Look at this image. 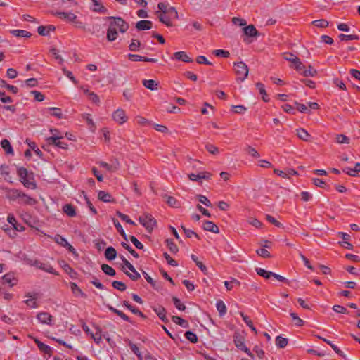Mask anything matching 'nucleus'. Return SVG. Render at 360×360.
Masks as SVG:
<instances>
[{"label": "nucleus", "mask_w": 360, "mask_h": 360, "mask_svg": "<svg viewBox=\"0 0 360 360\" xmlns=\"http://www.w3.org/2000/svg\"><path fill=\"white\" fill-rule=\"evenodd\" d=\"M17 174L20 178V182L25 187L31 189L37 188L34 175L32 172H30L26 168L20 167L18 168Z\"/></svg>", "instance_id": "f257e3e1"}, {"label": "nucleus", "mask_w": 360, "mask_h": 360, "mask_svg": "<svg viewBox=\"0 0 360 360\" xmlns=\"http://www.w3.org/2000/svg\"><path fill=\"white\" fill-rule=\"evenodd\" d=\"M51 13L68 22H73L77 27H83L82 22L77 20V17L72 12L51 11Z\"/></svg>", "instance_id": "f03ea898"}, {"label": "nucleus", "mask_w": 360, "mask_h": 360, "mask_svg": "<svg viewBox=\"0 0 360 360\" xmlns=\"http://www.w3.org/2000/svg\"><path fill=\"white\" fill-rule=\"evenodd\" d=\"M233 67L234 72L237 75V82H243L248 75L249 69L248 65L245 63L240 61L234 63Z\"/></svg>", "instance_id": "7ed1b4c3"}, {"label": "nucleus", "mask_w": 360, "mask_h": 360, "mask_svg": "<svg viewBox=\"0 0 360 360\" xmlns=\"http://www.w3.org/2000/svg\"><path fill=\"white\" fill-rule=\"evenodd\" d=\"M140 224L146 228V229L150 233L154 226L156 225V220L150 214H143L139 218Z\"/></svg>", "instance_id": "20e7f679"}, {"label": "nucleus", "mask_w": 360, "mask_h": 360, "mask_svg": "<svg viewBox=\"0 0 360 360\" xmlns=\"http://www.w3.org/2000/svg\"><path fill=\"white\" fill-rule=\"evenodd\" d=\"M243 33L247 37L245 39L247 43H252L254 39L260 37L262 34L259 32L253 25H249L243 27Z\"/></svg>", "instance_id": "39448f33"}, {"label": "nucleus", "mask_w": 360, "mask_h": 360, "mask_svg": "<svg viewBox=\"0 0 360 360\" xmlns=\"http://www.w3.org/2000/svg\"><path fill=\"white\" fill-rule=\"evenodd\" d=\"M109 19L111 20L110 25L116 27V30L118 28L120 32L124 33L128 30L129 24L122 18L120 17H110Z\"/></svg>", "instance_id": "423d86ee"}, {"label": "nucleus", "mask_w": 360, "mask_h": 360, "mask_svg": "<svg viewBox=\"0 0 360 360\" xmlns=\"http://www.w3.org/2000/svg\"><path fill=\"white\" fill-rule=\"evenodd\" d=\"M62 138V136L54 134V136L46 138V141L47 144L49 146H54L65 150L68 148V144L65 142L60 141Z\"/></svg>", "instance_id": "0eeeda50"}, {"label": "nucleus", "mask_w": 360, "mask_h": 360, "mask_svg": "<svg viewBox=\"0 0 360 360\" xmlns=\"http://www.w3.org/2000/svg\"><path fill=\"white\" fill-rule=\"evenodd\" d=\"M113 120L120 124L127 122V117L125 112L122 109H117L112 114Z\"/></svg>", "instance_id": "6e6552de"}, {"label": "nucleus", "mask_w": 360, "mask_h": 360, "mask_svg": "<svg viewBox=\"0 0 360 360\" xmlns=\"http://www.w3.org/2000/svg\"><path fill=\"white\" fill-rule=\"evenodd\" d=\"M37 319L41 323L52 326L53 316L48 312H40L37 316Z\"/></svg>", "instance_id": "1a4fd4ad"}, {"label": "nucleus", "mask_w": 360, "mask_h": 360, "mask_svg": "<svg viewBox=\"0 0 360 360\" xmlns=\"http://www.w3.org/2000/svg\"><path fill=\"white\" fill-rule=\"evenodd\" d=\"M18 280L12 273L5 274L2 277V283L7 285L8 287H13L17 284Z\"/></svg>", "instance_id": "9d476101"}, {"label": "nucleus", "mask_w": 360, "mask_h": 360, "mask_svg": "<svg viewBox=\"0 0 360 360\" xmlns=\"http://www.w3.org/2000/svg\"><path fill=\"white\" fill-rule=\"evenodd\" d=\"M21 193L22 191L18 189L11 188L6 191V197L10 200L15 201L18 200L19 201Z\"/></svg>", "instance_id": "9b49d317"}, {"label": "nucleus", "mask_w": 360, "mask_h": 360, "mask_svg": "<svg viewBox=\"0 0 360 360\" xmlns=\"http://www.w3.org/2000/svg\"><path fill=\"white\" fill-rule=\"evenodd\" d=\"M18 203L27 205H34L37 203V200L34 198L22 192Z\"/></svg>", "instance_id": "f8f14e48"}, {"label": "nucleus", "mask_w": 360, "mask_h": 360, "mask_svg": "<svg viewBox=\"0 0 360 360\" xmlns=\"http://www.w3.org/2000/svg\"><path fill=\"white\" fill-rule=\"evenodd\" d=\"M172 58H174L177 60H181L185 63H193V60L190 58L186 52L184 51H178L175 52L173 54Z\"/></svg>", "instance_id": "ddd939ff"}, {"label": "nucleus", "mask_w": 360, "mask_h": 360, "mask_svg": "<svg viewBox=\"0 0 360 360\" xmlns=\"http://www.w3.org/2000/svg\"><path fill=\"white\" fill-rule=\"evenodd\" d=\"M34 341L37 344L39 349L41 352H44L46 354H49V357L51 356V353H52V349L51 348V347H49V345L43 343L42 342H41L37 338H34Z\"/></svg>", "instance_id": "4468645a"}, {"label": "nucleus", "mask_w": 360, "mask_h": 360, "mask_svg": "<svg viewBox=\"0 0 360 360\" xmlns=\"http://www.w3.org/2000/svg\"><path fill=\"white\" fill-rule=\"evenodd\" d=\"M152 27L153 22L150 20H142L136 23V28L139 31L150 30Z\"/></svg>", "instance_id": "2eb2a0df"}, {"label": "nucleus", "mask_w": 360, "mask_h": 360, "mask_svg": "<svg viewBox=\"0 0 360 360\" xmlns=\"http://www.w3.org/2000/svg\"><path fill=\"white\" fill-rule=\"evenodd\" d=\"M274 173L283 178H289L290 176L296 175L297 172L293 169H288L285 171L274 169Z\"/></svg>", "instance_id": "dca6fc26"}, {"label": "nucleus", "mask_w": 360, "mask_h": 360, "mask_svg": "<svg viewBox=\"0 0 360 360\" xmlns=\"http://www.w3.org/2000/svg\"><path fill=\"white\" fill-rule=\"evenodd\" d=\"M98 198L100 200L105 202H115L113 197L109 193L104 191H100L98 192Z\"/></svg>", "instance_id": "f3484780"}, {"label": "nucleus", "mask_w": 360, "mask_h": 360, "mask_svg": "<svg viewBox=\"0 0 360 360\" xmlns=\"http://www.w3.org/2000/svg\"><path fill=\"white\" fill-rule=\"evenodd\" d=\"M340 42H348L352 40H359L360 37L357 34H340L338 35Z\"/></svg>", "instance_id": "a211bd4d"}, {"label": "nucleus", "mask_w": 360, "mask_h": 360, "mask_svg": "<svg viewBox=\"0 0 360 360\" xmlns=\"http://www.w3.org/2000/svg\"><path fill=\"white\" fill-rule=\"evenodd\" d=\"M203 229L205 231H210L214 233H218L219 232L218 226L211 221H205Z\"/></svg>", "instance_id": "6ab92c4d"}, {"label": "nucleus", "mask_w": 360, "mask_h": 360, "mask_svg": "<svg viewBox=\"0 0 360 360\" xmlns=\"http://www.w3.org/2000/svg\"><path fill=\"white\" fill-rule=\"evenodd\" d=\"M107 308L112 312L116 314L124 321L131 323L130 318L128 316H127L125 314H124L122 311L115 309V307H113L112 306H111L110 304H107Z\"/></svg>", "instance_id": "aec40b11"}, {"label": "nucleus", "mask_w": 360, "mask_h": 360, "mask_svg": "<svg viewBox=\"0 0 360 360\" xmlns=\"http://www.w3.org/2000/svg\"><path fill=\"white\" fill-rule=\"evenodd\" d=\"M143 85L146 88L151 90V91H154V90L158 89L159 83L157 81L153 80V79H144L143 81Z\"/></svg>", "instance_id": "412c9836"}, {"label": "nucleus", "mask_w": 360, "mask_h": 360, "mask_svg": "<svg viewBox=\"0 0 360 360\" xmlns=\"http://www.w3.org/2000/svg\"><path fill=\"white\" fill-rule=\"evenodd\" d=\"M233 341L236 345V347L242 350L245 347L244 338L239 333H236L233 337Z\"/></svg>", "instance_id": "4be33fe9"}, {"label": "nucleus", "mask_w": 360, "mask_h": 360, "mask_svg": "<svg viewBox=\"0 0 360 360\" xmlns=\"http://www.w3.org/2000/svg\"><path fill=\"white\" fill-rule=\"evenodd\" d=\"M98 164L100 167H103L111 172H115L118 169L119 167V163L117 161H115V162L112 165H110L105 162H100Z\"/></svg>", "instance_id": "5701e85b"}, {"label": "nucleus", "mask_w": 360, "mask_h": 360, "mask_svg": "<svg viewBox=\"0 0 360 360\" xmlns=\"http://www.w3.org/2000/svg\"><path fill=\"white\" fill-rule=\"evenodd\" d=\"M61 267L65 271L66 274H68L72 278H75L76 277L77 273L74 271V269L65 262L63 261L60 264Z\"/></svg>", "instance_id": "b1692460"}, {"label": "nucleus", "mask_w": 360, "mask_h": 360, "mask_svg": "<svg viewBox=\"0 0 360 360\" xmlns=\"http://www.w3.org/2000/svg\"><path fill=\"white\" fill-rule=\"evenodd\" d=\"M70 288H71V290L72 292V293L78 297V296H80V297H86V295L83 292V291L80 289L79 287L77 286V285L75 283H73V282H71L70 283Z\"/></svg>", "instance_id": "393cba45"}, {"label": "nucleus", "mask_w": 360, "mask_h": 360, "mask_svg": "<svg viewBox=\"0 0 360 360\" xmlns=\"http://www.w3.org/2000/svg\"><path fill=\"white\" fill-rule=\"evenodd\" d=\"M1 146L4 150L6 154L13 155V149L11 145V143L8 139H3L1 141Z\"/></svg>", "instance_id": "a878e982"}, {"label": "nucleus", "mask_w": 360, "mask_h": 360, "mask_svg": "<svg viewBox=\"0 0 360 360\" xmlns=\"http://www.w3.org/2000/svg\"><path fill=\"white\" fill-rule=\"evenodd\" d=\"M117 37V32L116 27L109 25L107 30V39L109 41H113Z\"/></svg>", "instance_id": "bb28decb"}, {"label": "nucleus", "mask_w": 360, "mask_h": 360, "mask_svg": "<svg viewBox=\"0 0 360 360\" xmlns=\"http://www.w3.org/2000/svg\"><path fill=\"white\" fill-rule=\"evenodd\" d=\"M216 307L219 312V316L222 317L226 314L227 309L222 300H219L217 302Z\"/></svg>", "instance_id": "cd10ccee"}, {"label": "nucleus", "mask_w": 360, "mask_h": 360, "mask_svg": "<svg viewBox=\"0 0 360 360\" xmlns=\"http://www.w3.org/2000/svg\"><path fill=\"white\" fill-rule=\"evenodd\" d=\"M117 256V252L113 247H108L105 251V257L108 260H113Z\"/></svg>", "instance_id": "c85d7f7f"}, {"label": "nucleus", "mask_w": 360, "mask_h": 360, "mask_svg": "<svg viewBox=\"0 0 360 360\" xmlns=\"http://www.w3.org/2000/svg\"><path fill=\"white\" fill-rule=\"evenodd\" d=\"M63 212L69 217H75L77 213L75 207L71 204H65L63 207Z\"/></svg>", "instance_id": "c756f323"}, {"label": "nucleus", "mask_w": 360, "mask_h": 360, "mask_svg": "<svg viewBox=\"0 0 360 360\" xmlns=\"http://www.w3.org/2000/svg\"><path fill=\"white\" fill-rule=\"evenodd\" d=\"M172 320L173 322L181 326V327H183L184 328H188L189 327V324H188V321L183 319L180 316H172Z\"/></svg>", "instance_id": "7c9ffc66"}, {"label": "nucleus", "mask_w": 360, "mask_h": 360, "mask_svg": "<svg viewBox=\"0 0 360 360\" xmlns=\"http://www.w3.org/2000/svg\"><path fill=\"white\" fill-rule=\"evenodd\" d=\"M11 33L18 37H30L31 36V33L23 30H11Z\"/></svg>", "instance_id": "2f4dec72"}, {"label": "nucleus", "mask_w": 360, "mask_h": 360, "mask_svg": "<svg viewBox=\"0 0 360 360\" xmlns=\"http://www.w3.org/2000/svg\"><path fill=\"white\" fill-rule=\"evenodd\" d=\"M256 87L259 90V94L262 96V99L264 101H269L268 95L264 88V85L260 82L256 84Z\"/></svg>", "instance_id": "473e14b6"}, {"label": "nucleus", "mask_w": 360, "mask_h": 360, "mask_svg": "<svg viewBox=\"0 0 360 360\" xmlns=\"http://www.w3.org/2000/svg\"><path fill=\"white\" fill-rule=\"evenodd\" d=\"M158 18L159 20L162 22L163 24L166 25L167 27L172 25V19L169 17V15L165 13H159Z\"/></svg>", "instance_id": "72a5a7b5"}, {"label": "nucleus", "mask_w": 360, "mask_h": 360, "mask_svg": "<svg viewBox=\"0 0 360 360\" xmlns=\"http://www.w3.org/2000/svg\"><path fill=\"white\" fill-rule=\"evenodd\" d=\"M297 135L304 141H308L309 138L310 137V134L304 129L302 128L298 129L297 130Z\"/></svg>", "instance_id": "f704fd0d"}, {"label": "nucleus", "mask_w": 360, "mask_h": 360, "mask_svg": "<svg viewBox=\"0 0 360 360\" xmlns=\"http://www.w3.org/2000/svg\"><path fill=\"white\" fill-rule=\"evenodd\" d=\"M240 315L242 316L245 323L249 326L252 331H253L255 334L257 333V330L255 327L253 326L252 321L249 319V317L244 314L243 312L240 311Z\"/></svg>", "instance_id": "c9c22d12"}, {"label": "nucleus", "mask_w": 360, "mask_h": 360, "mask_svg": "<svg viewBox=\"0 0 360 360\" xmlns=\"http://www.w3.org/2000/svg\"><path fill=\"white\" fill-rule=\"evenodd\" d=\"M288 343V340L287 338H285L282 336H277L276 338V345L278 347V348H284L287 346Z\"/></svg>", "instance_id": "e433bc0d"}, {"label": "nucleus", "mask_w": 360, "mask_h": 360, "mask_svg": "<svg viewBox=\"0 0 360 360\" xmlns=\"http://www.w3.org/2000/svg\"><path fill=\"white\" fill-rule=\"evenodd\" d=\"M102 271L107 275L114 276L116 274L115 270L108 264H103L101 265Z\"/></svg>", "instance_id": "4c0bfd02"}, {"label": "nucleus", "mask_w": 360, "mask_h": 360, "mask_svg": "<svg viewBox=\"0 0 360 360\" xmlns=\"http://www.w3.org/2000/svg\"><path fill=\"white\" fill-rule=\"evenodd\" d=\"M25 297H29V299L25 301V304L30 307V308H37L38 306L36 302V297H32L30 293L26 294Z\"/></svg>", "instance_id": "58836bf2"}, {"label": "nucleus", "mask_w": 360, "mask_h": 360, "mask_svg": "<svg viewBox=\"0 0 360 360\" xmlns=\"http://www.w3.org/2000/svg\"><path fill=\"white\" fill-rule=\"evenodd\" d=\"M113 224H114L115 226L116 227L117 231L120 233V235L123 237V238L127 241L128 240L127 236L125 231H124L122 225L120 224V222L116 219H113Z\"/></svg>", "instance_id": "ea45409f"}, {"label": "nucleus", "mask_w": 360, "mask_h": 360, "mask_svg": "<svg viewBox=\"0 0 360 360\" xmlns=\"http://www.w3.org/2000/svg\"><path fill=\"white\" fill-rule=\"evenodd\" d=\"M165 198L167 199V203L172 207H179L180 202L174 197L165 195Z\"/></svg>", "instance_id": "a19ab883"}, {"label": "nucleus", "mask_w": 360, "mask_h": 360, "mask_svg": "<svg viewBox=\"0 0 360 360\" xmlns=\"http://www.w3.org/2000/svg\"><path fill=\"white\" fill-rule=\"evenodd\" d=\"M127 342H129V345L130 347L131 350L137 356V357L139 358V360H142L143 356H142L137 345L136 344L133 343L132 342H131L130 340H127Z\"/></svg>", "instance_id": "79ce46f5"}, {"label": "nucleus", "mask_w": 360, "mask_h": 360, "mask_svg": "<svg viewBox=\"0 0 360 360\" xmlns=\"http://www.w3.org/2000/svg\"><path fill=\"white\" fill-rule=\"evenodd\" d=\"M0 86L2 87L6 88L8 90L11 91L13 94H17L18 91V89L13 85L8 84L6 82V81L0 79Z\"/></svg>", "instance_id": "37998d69"}, {"label": "nucleus", "mask_w": 360, "mask_h": 360, "mask_svg": "<svg viewBox=\"0 0 360 360\" xmlns=\"http://www.w3.org/2000/svg\"><path fill=\"white\" fill-rule=\"evenodd\" d=\"M292 68H294L297 72L302 74V70L305 68V66L302 64L300 58L297 57V59L295 60L294 63H292Z\"/></svg>", "instance_id": "c03bdc74"}, {"label": "nucleus", "mask_w": 360, "mask_h": 360, "mask_svg": "<svg viewBox=\"0 0 360 360\" xmlns=\"http://www.w3.org/2000/svg\"><path fill=\"white\" fill-rule=\"evenodd\" d=\"M240 284V281L235 278L231 279L230 281H226L224 282V285L228 290H231L234 286H239Z\"/></svg>", "instance_id": "a18cd8bd"}, {"label": "nucleus", "mask_w": 360, "mask_h": 360, "mask_svg": "<svg viewBox=\"0 0 360 360\" xmlns=\"http://www.w3.org/2000/svg\"><path fill=\"white\" fill-rule=\"evenodd\" d=\"M165 243L167 244V246L172 253L175 254L179 251L177 245L173 242L172 239H167L165 240Z\"/></svg>", "instance_id": "49530a36"}, {"label": "nucleus", "mask_w": 360, "mask_h": 360, "mask_svg": "<svg viewBox=\"0 0 360 360\" xmlns=\"http://www.w3.org/2000/svg\"><path fill=\"white\" fill-rule=\"evenodd\" d=\"M53 240L56 243L60 245L61 246H63L64 248L65 246H67L68 243V242L64 237H63L58 234H57L54 236Z\"/></svg>", "instance_id": "de8ad7c7"}, {"label": "nucleus", "mask_w": 360, "mask_h": 360, "mask_svg": "<svg viewBox=\"0 0 360 360\" xmlns=\"http://www.w3.org/2000/svg\"><path fill=\"white\" fill-rule=\"evenodd\" d=\"M314 26L320 28H324L328 26L329 22L324 19L316 20L311 22Z\"/></svg>", "instance_id": "09e8293b"}, {"label": "nucleus", "mask_w": 360, "mask_h": 360, "mask_svg": "<svg viewBox=\"0 0 360 360\" xmlns=\"http://www.w3.org/2000/svg\"><path fill=\"white\" fill-rule=\"evenodd\" d=\"M49 110L51 112V114L53 116H54L57 118H59V119L63 117V113H62V110L60 108L52 107V108H49Z\"/></svg>", "instance_id": "8fccbe9b"}, {"label": "nucleus", "mask_w": 360, "mask_h": 360, "mask_svg": "<svg viewBox=\"0 0 360 360\" xmlns=\"http://www.w3.org/2000/svg\"><path fill=\"white\" fill-rule=\"evenodd\" d=\"M317 73V71L313 68L311 65L309 66V69L305 68L302 70V75L304 77H314Z\"/></svg>", "instance_id": "3c124183"}, {"label": "nucleus", "mask_w": 360, "mask_h": 360, "mask_svg": "<svg viewBox=\"0 0 360 360\" xmlns=\"http://www.w3.org/2000/svg\"><path fill=\"white\" fill-rule=\"evenodd\" d=\"M124 266L122 267V269H124ZM122 270L124 272V274L126 275H127L132 281H137L141 278L140 274L136 270H134L131 273H129L127 271H124V269H122Z\"/></svg>", "instance_id": "603ef678"}, {"label": "nucleus", "mask_w": 360, "mask_h": 360, "mask_svg": "<svg viewBox=\"0 0 360 360\" xmlns=\"http://www.w3.org/2000/svg\"><path fill=\"white\" fill-rule=\"evenodd\" d=\"M112 285L114 288L120 290V291H124L127 288V286L126 285L122 282V281H114L112 283Z\"/></svg>", "instance_id": "864d4df0"}, {"label": "nucleus", "mask_w": 360, "mask_h": 360, "mask_svg": "<svg viewBox=\"0 0 360 360\" xmlns=\"http://www.w3.org/2000/svg\"><path fill=\"white\" fill-rule=\"evenodd\" d=\"M93 3L95 6L93 9L94 11L100 13H105L106 11V8L98 0H94Z\"/></svg>", "instance_id": "5fc2aeb1"}, {"label": "nucleus", "mask_w": 360, "mask_h": 360, "mask_svg": "<svg viewBox=\"0 0 360 360\" xmlns=\"http://www.w3.org/2000/svg\"><path fill=\"white\" fill-rule=\"evenodd\" d=\"M152 308L159 318L166 314L165 309L161 305L154 306Z\"/></svg>", "instance_id": "6e6d98bb"}, {"label": "nucleus", "mask_w": 360, "mask_h": 360, "mask_svg": "<svg viewBox=\"0 0 360 360\" xmlns=\"http://www.w3.org/2000/svg\"><path fill=\"white\" fill-rule=\"evenodd\" d=\"M185 337L187 340L191 341L192 343H195L198 342V337L197 335L193 333L192 331H186L185 333Z\"/></svg>", "instance_id": "4d7b16f0"}, {"label": "nucleus", "mask_w": 360, "mask_h": 360, "mask_svg": "<svg viewBox=\"0 0 360 360\" xmlns=\"http://www.w3.org/2000/svg\"><path fill=\"white\" fill-rule=\"evenodd\" d=\"M172 301L175 307L179 310L184 311L186 309V306L183 303H181V300L179 298L173 297Z\"/></svg>", "instance_id": "13d9d810"}, {"label": "nucleus", "mask_w": 360, "mask_h": 360, "mask_svg": "<svg viewBox=\"0 0 360 360\" xmlns=\"http://www.w3.org/2000/svg\"><path fill=\"white\" fill-rule=\"evenodd\" d=\"M256 272L257 273L258 275H259L265 278H269L272 274L271 271H268L262 268H257Z\"/></svg>", "instance_id": "bf43d9fd"}, {"label": "nucleus", "mask_w": 360, "mask_h": 360, "mask_svg": "<svg viewBox=\"0 0 360 360\" xmlns=\"http://www.w3.org/2000/svg\"><path fill=\"white\" fill-rule=\"evenodd\" d=\"M116 214L122 220L126 221L127 224L131 225H135V223L129 219V217L120 211H117Z\"/></svg>", "instance_id": "052dcab7"}, {"label": "nucleus", "mask_w": 360, "mask_h": 360, "mask_svg": "<svg viewBox=\"0 0 360 360\" xmlns=\"http://www.w3.org/2000/svg\"><path fill=\"white\" fill-rule=\"evenodd\" d=\"M205 148L210 153L213 155H217L219 153V148L210 143H207Z\"/></svg>", "instance_id": "680f3d73"}, {"label": "nucleus", "mask_w": 360, "mask_h": 360, "mask_svg": "<svg viewBox=\"0 0 360 360\" xmlns=\"http://www.w3.org/2000/svg\"><path fill=\"white\" fill-rule=\"evenodd\" d=\"M290 316L292 317V320L295 321V324L297 326H302L304 324V321L301 319L297 314L294 312L290 313Z\"/></svg>", "instance_id": "e2e57ef3"}, {"label": "nucleus", "mask_w": 360, "mask_h": 360, "mask_svg": "<svg viewBox=\"0 0 360 360\" xmlns=\"http://www.w3.org/2000/svg\"><path fill=\"white\" fill-rule=\"evenodd\" d=\"M166 14L169 15L172 20L176 19L178 18V13L174 7L172 6H169Z\"/></svg>", "instance_id": "0e129e2a"}, {"label": "nucleus", "mask_w": 360, "mask_h": 360, "mask_svg": "<svg viewBox=\"0 0 360 360\" xmlns=\"http://www.w3.org/2000/svg\"><path fill=\"white\" fill-rule=\"evenodd\" d=\"M232 22L236 25H238V26H245L246 24H247V21L243 19V18H238V17H234L232 18Z\"/></svg>", "instance_id": "69168bd1"}, {"label": "nucleus", "mask_w": 360, "mask_h": 360, "mask_svg": "<svg viewBox=\"0 0 360 360\" xmlns=\"http://www.w3.org/2000/svg\"><path fill=\"white\" fill-rule=\"evenodd\" d=\"M283 57L285 60L291 62L292 63H294L296 59H297V56L292 53H283Z\"/></svg>", "instance_id": "338daca9"}, {"label": "nucleus", "mask_w": 360, "mask_h": 360, "mask_svg": "<svg viewBox=\"0 0 360 360\" xmlns=\"http://www.w3.org/2000/svg\"><path fill=\"white\" fill-rule=\"evenodd\" d=\"M129 239L136 248L139 250L143 249V245L135 236H131Z\"/></svg>", "instance_id": "774afa93"}]
</instances>
